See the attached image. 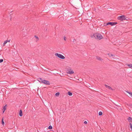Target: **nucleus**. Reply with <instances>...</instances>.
Instances as JSON below:
<instances>
[{
  "instance_id": "obj_31",
  "label": "nucleus",
  "mask_w": 132,
  "mask_h": 132,
  "mask_svg": "<svg viewBox=\"0 0 132 132\" xmlns=\"http://www.w3.org/2000/svg\"><path fill=\"white\" fill-rule=\"evenodd\" d=\"M128 18H127H127H126V19H127V20H128Z\"/></svg>"
},
{
  "instance_id": "obj_4",
  "label": "nucleus",
  "mask_w": 132,
  "mask_h": 132,
  "mask_svg": "<svg viewBox=\"0 0 132 132\" xmlns=\"http://www.w3.org/2000/svg\"><path fill=\"white\" fill-rule=\"evenodd\" d=\"M118 23L117 22H108L106 23V25H105V26H107L109 25H110L111 26H114L115 25Z\"/></svg>"
},
{
  "instance_id": "obj_5",
  "label": "nucleus",
  "mask_w": 132,
  "mask_h": 132,
  "mask_svg": "<svg viewBox=\"0 0 132 132\" xmlns=\"http://www.w3.org/2000/svg\"><path fill=\"white\" fill-rule=\"evenodd\" d=\"M43 83L48 85H50V83L49 81L45 80H43Z\"/></svg>"
},
{
  "instance_id": "obj_16",
  "label": "nucleus",
  "mask_w": 132,
  "mask_h": 132,
  "mask_svg": "<svg viewBox=\"0 0 132 132\" xmlns=\"http://www.w3.org/2000/svg\"><path fill=\"white\" fill-rule=\"evenodd\" d=\"M59 95L60 93L59 92H57L55 94V95H56V96H59Z\"/></svg>"
},
{
  "instance_id": "obj_24",
  "label": "nucleus",
  "mask_w": 132,
  "mask_h": 132,
  "mask_svg": "<svg viewBox=\"0 0 132 132\" xmlns=\"http://www.w3.org/2000/svg\"><path fill=\"white\" fill-rule=\"evenodd\" d=\"M48 128L49 129H52V126H49L48 127Z\"/></svg>"
},
{
  "instance_id": "obj_11",
  "label": "nucleus",
  "mask_w": 132,
  "mask_h": 132,
  "mask_svg": "<svg viewBox=\"0 0 132 132\" xmlns=\"http://www.w3.org/2000/svg\"><path fill=\"white\" fill-rule=\"evenodd\" d=\"M96 58L98 60H100V61H102L103 60V59H102L101 57H100L98 56H96Z\"/></svg>"
},
{
  "instance_id": "obj_8",
  "label": "nucleus",
  "mask_w": 132,
  "mask_h": 132,
  "mask_svg": "<svg viewBox=\"0 0 132 132\" xmlns=\"http://www.w3.org/2000/svg\"><path fill=\"white\" fill-rule=\"evenodd\" d=\"M128 121L129 122H132V118L130 117H128V118L127 119Z\"/></svg>"
},
{
  "instance_id": "obj_29",
  "label": "nucleus",
  "mask_w": 132,
  "mask_h": 132,
  "mask_svg": "<svg viewBox=\"0 0 132 132\" xmlns=\"http://www.w3.org/2000/svg\"><path fill=\"white\" fill-rule=\"evenodd\" d=\"M76 40L75 39H74L73 40V42H76Z\"/></svg>"
},
{
  "instance_id": "obj_18",
  "label": "nucleus",
  "mask_w": 132,
  "mask_h": 132,
  "mask_svg": "<svg viewBox=\"0 0 132 132\" xmlns=\"http://www.w3.org/2000/svg\"><path fill=\"white\" fill-rule=\"evenodd\" d=\"M126 92L130 95L132 97V92H129L128 91H126Z\"/></svg>"
},
{
  "instance_id": "obj_10",
  "label": "nucleus",
  "mask_w": 132,
  "mask_h": 132,
  "mask_svg": "<svg viewBox=\"0 0 132 132\" xmlns=\"http://www.w3.org/2000/svg\"><path fill=\"white\" fill-rule=\"evenodd\" d=\"M7 106V105H5L3 107V113H4L5 111L6 110V107Z\"/></svg>"
},
{
  "instance_id": "obj_14",
  "label": "nucleus",
  "mask_w": 132,
  "mask_h": 132,
  "mask_svg": "<svg viewBox=\"0 0 132 132\" xmlns=\"http://www.w3.org/2000/svg\"><path fill=\"white\" fill-rule=\"evenodd\" d=\"M127 65L130 68H132V64H127Z\"/></svg>"
},
{
  "instance_id": "obj_27",
  "label": "nucleus",
  "mask_w": 132,
  "mask_h": 132,
  "mask_svg": "<svg viewBox=\"0 0 132 132\" xmlns=\"http://www.w3.org/2000/svg\"><path fill=\"white\" fill-rule=\"evenodd\" d=\"M87 122L86 121H85L84 122V123L85 124H87Z\"/></svg>"
},
{
  "instance_id": "obj_1",
  "label": "nucleus",
  "mask_w": 132,
  "mask_h": 132,
  "mask_svg": "<svg viewBox=\"0 0 132 132\" xmlns=\"http://www.w3.org/2000/svg\"><path fill=\"white\" fill-rule=\"evenodd\" d=\"M91 37L93 38H95V39H98L99 40L103 38L101 35L98 33L94 34L93 35H91Z\"/></svg>"
},
{
  "instance_id": "obj_9",
  "label": "nucleus",
  "mask_w": 132,
  "mask_h": 132,
  "mask_svg": "<svg viewBox=\"0 0 132 132\" xmlns=\"http://www.w3.org/2000/svg\"><path fill=\"white\" fill-rule=\"evenodd\" d=\"M19 116L20 117L22 116V110H20L19 113Z\"/></svg>"
},
{
  "instance_id": "obj_26",
  "label": "nucleus",
  "mask_w": 132,
  "mask_h": 132,
  "mask_svg": "<svg viewBox=\"0 0 132 132\" xmlns=\"http://www.w3.org/2000/svg\"><path fill=\"white\" fill-rule=\"evenodd\" d=\"M66 39H67V38L66 37H65V36H64V40L65 41H66Z\"/></svg>"
},
{
  "instance_id": "obj_13",
  "label": "nucleus",
  "mask_w": 132,
  "mask_h": 132,
  "mask_svg": "<svg viewBox=\"0 0 132 132\" xmlns=\"http://www.w3.org/2000/svg\"><path fill=\"white\" fill-rule=\"evenodd\" d=\"M39 79V82L43 83V80H44V79H42L41 78H40Z\"/></svg>"
},
{
  "instance_id": "obj_6",
  "label": "nucleus",
  "mask_w": 132,
  "mask_h": 132,
  "mask_svg": "<svg viewBox=\"0 0 132 132\" xmlns=\"http://www.w3.org/2000/svg\"><path fill=\"white\" fill-rule=\"evenodd\" d=\"M79 0H71L72 3L74 5L76 4Z\"/></svg>"
},
{
  "instance_id": "obj_28",
  "label": "nucleus",
  "mask_w": 132,
  "mask_h": 132,
  "mask_svg": "<svg viewBox=\"0 0 132 132\" xmlns=\"http://www.w3.org/2000/svg\"><path fill=\"white\" fill-rule=\"evenodd\" d=\"M6 44L5 42H4L3 44V46H4Z\"/></svg>"
},
{
  "instance_id": "obj_7",
  "label": "nucleus",
  "mask_w": 132,
  "mask_h": 132,
  "mask_svg": "<svg viewBox=\"0 0 132 132\" xmlns=\"http://www.w3.org/2000/svg\"><path fill=\"white\" fill-rule=\"evenodd\" d=\"M104 85L106 88H108L109 89H111V90L112 89V88H111V87H110L106 85V84H105Z\"/></svg>"
},
{
  "instance_id": "obj_30",
  "label": "nucleus",
  "mask_w": 132,
  "mask_h": 132,
  "mask_svg": "<svg viewBox=\"0 0 132 132\" xmlns=\"http://www.w3.org/2000/svg\"><path fill=\"white\" fill-rule=\"evenodd\" d=\"M106 23H104V25L105 26V25H106Z\"/></svg>"
},
{
  "instance_id": "obj_19",
  "label": "nucleus",
  "mask_w": 132,
  "mask_h": 132,
  "mask_svg": "<svg viewBox=\"0 0 132 132\" xmlns=\"http://www.w3.org/2000/svg\"><path fill=\"white\" fill-rule=\"evenodd\" d=\"M34 37L37 39V40H36V42H37L39 40L38 37L36 36H35Z\"/></svg>"
},
{
  "instance_id": "obj_20",
  "label": "nucleus",
  "mask_w": 132,
  "mask_h": 132,
  "mask_svg": "<svg viewBox=\"0 0 132 132\" xmlns=\"http://www.w3.org/2000/svg\"><path fill=\"white\" fill-rule=\"evenodd\" d=\"M98 114L100 116H101L102 114V112L101 111H100L99 112Z\"/></svg>"
},
{
  "instance_id": "obj_15",
  "label": "nucleus",
  "mask_w": 132,
  "mask_h": 132,
  "mask_svg": "<svg viewBox=\"0 0 132 132\" xmlns=\"http://www.w3.org/2000/svg\"><path fill=\"white\" fill-rule=\"evenodd\" d=\"M68 94L70 96H71L72 95V93L70 92H68Z\"/></svg>"
},
{
  "instance_id": "obj_22",
  "label": "nucleus",
  "mask_w": 132,
  "mask_h": 132,
  "mask_svg": "<svg viewBox=\"0 0 132 132\" xmlns=\"http://www.w3.org/2000/svg\"><path fill=\"white\" fill-rule=\"evenodd\" d=\"M129 125H130V128H131V130L132 131V124L130 123H129Z\"/></svg>"
},
{
  "instance_id": "obj_25",
  "label": "nucleus",
  "mask_w": 132,
  "mask_h": 132,
  "mask_svg": "<svg viewBox=\"0 0 132 132\" xmlns=\"http://www.w3.org/2000/svg\"><path fill=\"white\" fill-rule=\"evenodd\" d=\"M3 61V59H0V63L2 62Z\"/></svg>"
},
{
  "instance_id": "obj_21",
  "label": "nucleus",
  "mask_w": 132,
  "mask_h": 132,
  "mask_svg": "<svg viewBox=\"0 0 132 132\" xmlns=\"http://www.w3.org/2000/svg\"><path fill=\"white\" fill-rule=\"evenodd\" d=\"M10 40H7L6 41H5L4 42L6 44L7 42H10Z\"/></svg>"
},
{
  "instance_id": "obj_3",
  "label": "nucleus",
  "mask_w": 132,
  "mask_h": 132,
  "mask_svg": "<svg viewBox=\"0 0 132 132\" xmlns=\"http://www.w3.org/2000/svg\"><path fill=\"white\" fill-rule=\"evenodd\" d=\"M55 55L56 56H57L58 57L61 59H65V57L61 54L58 53H55Z\"/></svg>"
},
{
  "instance_id": "obj_17",
  "label": "nucleus",
  "mask_w": 132,
  "mask_h": 132,
  "mask_svg": "<svg viewBox=\"0 0 132 132\" xmlns=\"http://www.w3.org/2000/svg\"><path fill=\"white\" fill-rule=\"evenodd\" d=\"M2 124L4 126V122L3 121V118L2 120Z\"/></svg>"
},
{
  "instance_id": "obj_2",
  "label": "nucleus",
  "mask_w": 132,
  "mask_h": 132,
  "mask_svg": "<svg viewBox=\"0 0 132 132\" xmlns=\"http://www.w3.org/2000/svg\"><path fill=\"white\" fill-rule=\"evenodd\" d=\"M127 17L125 15H122L118 17L117 19L121 21H123L126 20H127V19H126Z\"/></svg>"
},
{
  "instance_id": "obj_23",
  "label": "nucleus",
  "mask_w": 132,
  "mask_h": 132,
  "mask_svg": "<svg viewBox=\"0 0 132 132\" xmlns=\"http://www.w3.org/2000/svg\"><path fill=\"white\" fill-rule=\"evenodd\" d=\"M108 55L109 56V57H111V56H113V55L111 54L110 53H108Z\"/></svg>"
},
{
  "instance_id": "obj_12",
  "label": "nucleus",
  "mask_w": 132,
  "mask_h": 132,
  "mask_svg": "<svg viewBox=\"0 0 132 132\" xmlns=\"http://www.w3.org/2000/svg\"><path fill=\"white\" fill-rule=\"evenodd\" d=\"M74 72L73 71H69L68 72V73H69L70 74H72Z\"/></svg>"
}]
</instances>
